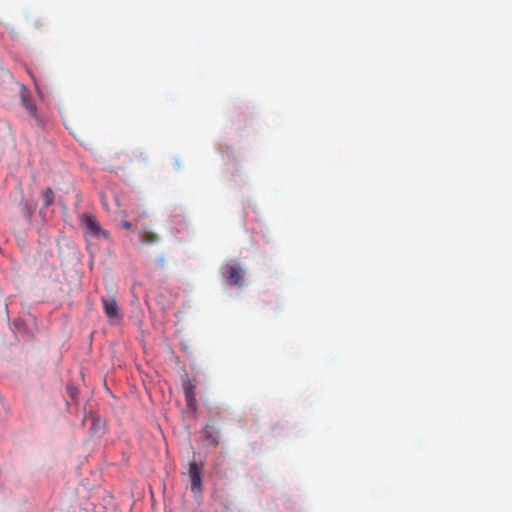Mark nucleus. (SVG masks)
<instances>
[{
	"label": "nucleus",
	"instance_id": "obj_1",
	"mask_svg": "<svg viewBox=\"0 0 512 512\" xmlns=\"http://www.w3.org/2000/svg\"><path fill=\"white\" fill-rule=\"evenodd\" d=\"M81 223L85 226L87 233L90 236L98 240L109 239V232L102 228V226L94 216L83 214L81 216Z\"/></svg>",
	"mask_w": 512,
	"mask_h": 512
},
{
	"label": "nucleus",
	"instance_id": "obj_2",
	"mask_svg": "<svg viewBox=\"0 0 512 512\" xmlns=\"http://www.w3.org/2000/svg\"><path fill=\"white\" fill-rule=\"evenodd\" d=\"M243 268L235 261L222 267V276L231 286L241 285L244 277Z\"/></svg>",
	"mask_w": 512,
	"mask_h": 512
},
{
	"label": "nucleus",
	"instance_id": "obj_3",
	"mask_svg": "<svg viewBox=\"0 0 512 512\" xmlns=\"http://www.w3.org/2000/svg\"><path fill=\"white\" fill-rule=\"evenodd\" d=\"M102 304L104 312L108 317L109 321L113 324H118L122 320L119 306L114 297H103Z\"/></svg>",
	"mask_w": 512,
	"mask_h": 512
},
{
	"label": "nucleus",
	"instance_id": "obj_4",
	"mask_svg": "<svg viewBox=\"0 0 512 512\" xmlns=\"http://www.w3.org/2000/svg\"><path fill=\"white\" fill-rule=\"evenodd\" d=\"M22 103L32 117H37L36 104L30 97L22 95Z\"/></svg>",
	"mask_w": 512,
	"mask_h": 512
},
{
	"label": "nucleus",
	"instance_id": "obj_5",
	"mask_svg": "<svg viewBox=\"0 0 512 512\" xmlns=\"http://www.w3.org/2000/svg\"><path fill=\"white\" fill-rule=\"evenodd\" d=\"M141 240L146 244H152L159 240V236L154 232L143 230L141 233Z\"/></svg>",
	"mask_w": 512,
	"mask_h": 512
},
{
	"label": "nucleus",
	"instance_id": "obj_6",
	"mask_svg": "<svg viewBox=\"0 0 512 512\" xmlns=\"http://www.w3.org/2000/svg\"><path fill=\"white\" fill-rule=\"evenodd\" d=\"M202 474V466L199 465L196 461H192L189 464V476L190 478H195L197 476H201Z\"/></svg>",
	"mask_w": 512,
	"mask_h": 512
},
{
	"label": "nucleus",
	"instance_id": "obj_7",
	"mask_svg": "<svg viewBox=\"0 0 512 512\" xmlns=\"http://www.w3.org/2000/svg\"><path fill=\"white\" fill-rule=\"evenodd\" d=\"M191 479V490L194 494H200L202 490V477L197 476Z\"/></svg>",
	"mask_w": 512,
	"mask_h": 512
},
{
	"label": "nucleus",
	"instance_id": "obj_8",
	"mask_svg": "<svg viewBox=\"0 0 512 512\" xmlns=\"http://www.w3.org/2000/svg\"><path fill=\"white\" fill-rule=\"evenodd\" d=\"M44 207H49L54 202V192L51 188H46L43 192Z\"/></svg>",
	"mask_w": 512,
	"mask_h": 512
},
{
	"label": "nucleus",
	"instance_id": "obj_9",
	"mask_svg": "<svg viewBox=\"0 0 512 512\" xmlns=\"http://www.w3.org/2000/svg\"><path fill=\"white\" fill-rule=\"evenodd\" d=\"M185 398H193L195 396V386L191 381L184 384Z\"/></svg>",
	"mask_w": 512,
	"mask_h": 512
},
{
	"label": "nucleus",
	"instance_id": "obj_10",
	"mask_svg": "<svg viewBox=\"0 0 512 512\" xmlns=\"http://www.w3.org/2000/svg\"><path fill=\"white\" fill-rule=\"evenodd\" d=\"M186 403L189 408H194L196 403L195 396L193 398H186Z\"/></svg>",
	"mask_w": 512,
	"mask_h": 512
},
{
	"label": "nucleus",
	"instance_id": "obj_11",
	"mask_svg": "<svg viewBox=\"0 0 512 512\" xmlns=\"http://www.w3.org/2000/svg\"><path fill=\"white\" fill-rule=\"evenodd\" d=\"M121 226L126 230H129L132 227L131 223L127 220L122 221Z\"/></svg>",
	"mask_w": 512,
	"mask_h": 512
},
{
	"label": "nucleus",
	"instance_id": "obj_12",
	"mask_svg": "<svg viewBox=\"0 0 512 512\" xmlns=\"http://www.w3.org/2000/svg\"><path fill=\"white\" fill-rule=\"evenodd\" d=\"M164 264H165V259H164V258H160V259L158 260V265H159V266H161V267H163V266H164Z\"/></svg>",
	"mask_w": 512,
	"mask_h": 512
},
{
	"label": "nucleus",
	"instance_id": "obj_13",
	"mask_svg": "<svg viewBox=\"0 0 512 512\" xmlns=\"http://www.w3.org/2000/svg\"><path fill=\"white\" fill-rule=\"evenodd\" d=\"M141 216H142V217H147V212H146V211H143V212L141 213Z\"/></svg>",
	"mask_w": 512,
	"mask_h": 512
}]
</instances>
